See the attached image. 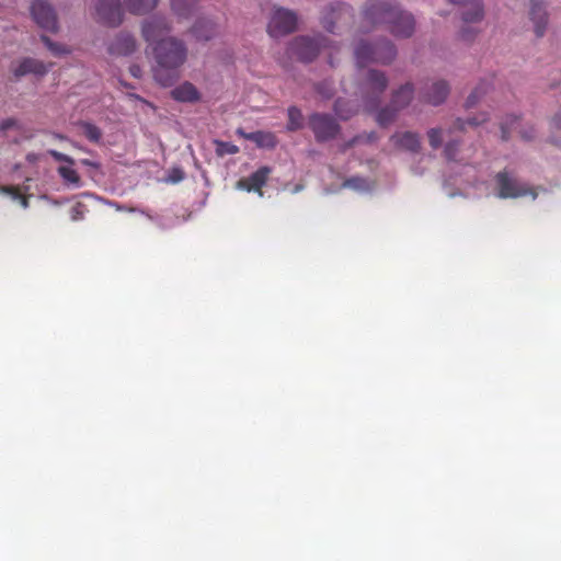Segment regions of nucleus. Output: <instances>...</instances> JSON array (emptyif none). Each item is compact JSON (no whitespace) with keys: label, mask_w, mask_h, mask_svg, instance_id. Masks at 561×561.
<instances>
[{"label":"nucleus","mask_w":561,"mask_h":561,"mask_svg":"<svg viewBox=\"0 0 561 561\" xmlns=\"http://www.w3.org/2000/svg\"><path fill=\"white\" fill-rule=\"evenodd\" d=\"M39 156L36 154V153H28L26 156V160L30 162V163H35L37 160H38Z\"/></svg>","instance_id":"a19ab883"},{"label":"nucleus","mask_w":561,"mask_h":561,"mask_svg":"<svg viewBox=\"0 0 561 561\" xmlns=\"http://www.w3.org/2000/svg\"><path fill=\"white\" fill-rule=\"evenodd\" d=\"M362 76L365 77L363 87L365 107L368 111H375L379 103V98L387 87L388 80L382 72L373 69H368L366 72H363Z\"/></svg>","instance_id":"39448f33"},{"label":"nucleus","mask_w":561,"mask_h":561,"mask_svg":"<svg viewBox=\"0 0 561 561\" xmlns=\"http://www.w3.org/2000/svg\"><path fill=\"white\" fill-rule=\"evenodd\" d=\"M450 135H451V130L445 131L442 128H432L428 130V140H430V145L434 149L438 148L446 140L447 142L445 146V156L448 160H455L456 159V154L454 151L455 142L450 138Z\"/></svg>","instance_id":"f3484780"},{"label":"nucleus","mask_w":561,"mask_h":561,"mask_svg":"<svg viewBox=\"0 0 561 561\" xmlns=\"http://www.w3.org/2000/svg\"><path fill=\"white\" fill-rule=\"evenodd\" d=\"M245 138L253 140L260 147H273L275 145V138L270 133L256 131L244 135Z\"/></svg>","instance_id":"c85d7f7f"},{"label":"nucleus","mask_w":561,"mask_h":561,"mask_svg":"<svg viewBox=\"0 0 561 561\" xmlns=\"http://www.w3.org/2000/svg\"><path fill=\"white\" fill-rule=\"evenodd\" d=\"M158 3V0H125L127 10L134 14H145L151 11Z\"/></svg>","instance_id":"b1692460"},{"label":"nucleus","mask_w":561,"mask_h":561,"mask_svg":"<svg viewBox=\"0 0 561 561\" xmlns=\"http://www.w3.org/2000/svg\"><path fill=\"white\" fill-rule=\"evenodd\" d=\"M325 46H327V41L321 36H316V37L300 36V37H297L290 44V53L293 56L297 57L298 59H300L302 61H310Z\"/></svg>","instance_id":"6e6552de"},{"label":"nucleus","mask_w":561,"mask_h":561,"mask_svg":"<svg viewBox=\"0 0 561 561\" xmlns=\"http://www.w3.org/2000/svg\"><path fill=\"white\" fill-rule=\"evenodd\" d=\"M365 19L373 24H388L396 36L408 37L414 31L413 16L393 0H371L365 9Z\"/></svg>","instance_id":"f03ea898"},{"label":"nucleus","mask_w":561,"mask_h":561,"mask_svg":"<svg viewBox=\"0 0 561 561\" xmlns=\"http://www.w3.org/2000/svg\"><path fill=\"white\" fill-rule=\"evenodd\" d=\"M49 156H51L56 161L60 162V165L57 168V172L61 178L64 184L68 188H80L82 187V180L79 175L78 171L75 169V160L57 150H48Z\"/></svg>","instance_id":"9d476101"},{"label":"nucleus","mask_w":561,"mask_h":561,"mask_svg":"<svg viewBox=\"0 0 561 561\" xmlns=\"http://www.w3.org/2000/svg\"><path fill=\"white\" fill-rule=\"evenodd\" d=\"M393 147L400 150L416 152L420 148V138L411 131L397 133L390 138Z\"/></svg>","instance_id":"6ab92c4d"},{"label":"nucleus","mask_w":561,"mask_h":561,"mask_svg":"<svg viewBox=\"0 0 561 561\" xmlns=\"http://www.w3.org/2000/svg\"><path fill=\"white\" fill-rule=\"evenodd\" d=\"M0 193L18 201L24 209L28 207L27 197L16 186H0Z\"/></svg>","instance_id":"c756f323"},{"label":"nucleus","mask_w":561,"mask_h":561,"mask_svg":"<svg viewBox=\"0 0 561 561\" xmlns=\"http://www.w3.org/2000/svg\"><path fill=\"white\" fill-rule=\"evenodd\" d=\"M156 66L153 77L163 87L171 85L179 77L178 69L186 59V48L181 41L168 37L153 46Z\"/></svg>","instance_id":"f257e3e1"},{"label":"nucleus","mask_w":561,"mask_h":561,"mask_svg":"<svg viewBox=\"0 0 561 561\" xmlns=\"http://www.w3.org/2000/svg\"><path fill=\"white\" fill-rule=\"evenodd\" d=\"M348 11V8L345 5H339V14L346 13Z\"/></svg>","instance_id":"c03bdc74"},{"label":"nucleus","mask_w":561,"mask_h":561,"mask_svg":"<svg viewBox=\"0 0 561 561\" xmlns=\"http://www.w3.org/2000/svg\"><path fill=\"white\" fill-rule=\"evenodd\" d=\"M42 39L54 56L59 57L70 53L68 47L58 43H54L46 36H43Z\"/></svg>","instance_id":"7c9ffc66"},{"label":"nucleus","mask_w":561,"mask_h":561,"mask_svg":"<svg viewBox=\"0 0 561 561\" xmlns=\"http://www.w3.org/2000/svg\"><path fill=\"white\" fill-rule=\"evenodd\" d=\"M94 15L103 24L117 26L124 12L119 0H93Z\"/></svg>","instance_id":"1a4fd4ad"},{"label":"nucleus","mask_w":561,"mask_h":561,"mask_svg":"<svg viewBox=\"0 0 561 561\" xmlns=\"http://www.w3.org/2000/svg\"><path fill=\"white\" fill-rule=\"evenodd\" d=\"M270 173L271 170L267 167L260 168L249 178L239 180L237 182V188L248 192H257L259 195L262 196L261 187L266 183Z\"/></svg>","instance_id":"dca6fc26"},{"label":"nucleus","mask_w":561,"mask_h":561,"mask_svg":"<svg viewBox=\"0 0 561 561\" xmlns=\"http://www.w3.org/2000/svg\"><path fill=\"white\" fill-rule=\"evenodd\" d=\"M343 186L352 188L353 191L358 193H366L370 192L375 187V183L366 178L354 176L346 180L343 183Z\"/></svg>","instance_id":"393cba45"},{"label":"nucleus","mask_w":561,"mask_h":561,"mask_svg":"<svg viewBox=\"0 0 561 561\" xmlns=\"http://www.w3.org/2000/svg\"><path fill=\"white\" fill-rule=\"evenodd\" d=\"M529 16L533 22L536 36H543L548 24V13L546 11L545 3L541 0L530 1Z\"/></svg>","instance_id":"2eb2a0df"},{"label":"nucleus","mask_w":561,"mask_h":561,"mask_svg":"<svg viewBox=\"0 0 561 561\" xmlns=\"http://www.w3.org/2000/svg\"><path fill=\"white\" fill-rule=\"evenodd\" d=\"M129 71H130V75L134 77V78H140L141 77V69L139 66L137 65H133L130 68H129Z\"/></svg>","instance_id":"ea45409f"},{"label":"nucleus","mask_w":561,"mask_h":561,"mask_svg":"<svg viewBox=\"0 0 561 561\" xmlns=\"http://www.w3.org/2000/svg\"><path fill=\"white\" fill-rule=\"evenodd\" d=\"M83 205L81 204H77L76 206H73L71 208V219L72 220H79V219H82L83 218Z\"/></svg>","instance_id":"c9c22d12"},{"label":"nucleus","mask_w":561,"mask_h":561,"mask_svg":"<svg viewBox=\"0 0 561 561\" xmlns=\"http://www.w3.org/2000/svg\"><path fill=\"white\" fill-rule=\"evenodd\" d=\"M523 137L526 138V139H530L533 136L531 135H527V134H523Z\"/></svg>","instance_id":"a18cd8bd"},{"label":"nucleus","mask_w":561,"mask_h":561,"mask_svg":"<svg viewBox=\"0 0 561 561\" xmlns=\"http://www.w3.org/2000/svg\"><path fill=\"white\" fill-rule=\"evenodd\" d=\"M80 133L90 141L99 142L102 138L101 129L92 123L82 122L79 124Z\"/></svg>","instance_id":"bb28decb"},{"label":"nucleus","mask_w":561,"mask_h":561,"mask_svg":"<svg viewBox=\"0 0 561 561\" xmlns=\"http://www.w3.org/2000/svg\"><path fill=\"white\" fill-rule=\"evenodd\" d=\"M51 66V64L46 65L38 59L27 57L20 60L16 65L12 66V72L16 78L26 75L42 77L48 72Z\"/></svg>","instance_id":"ddd939ff"},{"label":"nucleus","mask_w":561,"mask_h":561,"mask_svg":"<svg viewBox=\"0 0 561 561\" xmlns=\"http://www.w3.org/2000/svg\"><path fill=\"white\" fill-rule=\"evenodd\" d=\"M217 151L220 154H234L239 151V148L230 142H218Z\"/></svg>","instance_id":"f704fd0d"},{"label":"nucleus","mask_w":561,"mask_h":561,"mask_svg":"<svg viewBox=\"0 0 561 561\" xmlns=\"http://www.w3.org/2000/svg\"><path fill=\"white\" fill-rule=\"evenodd\" d=\"M451 3L468 7L463 12V21L466 23H476L483 18V8L480 0H449Z\"/></svg>","instance_id":"412c9836"},{"label":"nucleus","mask_w":561,"mask_h":561,"mask_svg":"<svg viewBox=\"0 0 561 561\" xmlns=\"http://www.w3.org/2000/svg\"><path fill=\"white\" fill-rule=\"evenodd\" d=\"M502 138L506 139L508 137V126L507 124H502Z\"/></svg>","instance_id":"79ce46f5"},{"label":"nucleus","mask_w":561,"mask_h":561,"mask_svg":"<svg viewBox=\"0 0 561 561\" xmlns=\"http://www.w3.org/2000/svg\"><path fill=\"white\" fill-rule=\"evenodd\" d=\"M310 125L319 140L329 139L337 133V124L329 115H312L310 118Z\"/></svg>","instance_id":"4468645a"},{"label":"nucleus","mask_w":561,"mask_h":561,"mask_svg":"<svg viewBox=\"0 0 561 561\" xmlns=\"http://www.w3.org/2000/svg\"><path fill=\"white\" fill-rule=\"evenodd\" d=\"M550 141L561 147V108L550 121Z\"/></svg>","instance_id":"cd10ccee"},{"label":"nucleus","mask_w":561,"mask_h":561,"mask_svg":"<svg viewBox=\"0 0 561 561\" xmlns=\"http://www.w3.org/2000/svg\"><path fill=\"white\" fill-rule=\"evenodd\" d=\"M492 193L500 198L530 196L531 199H536L538 196V188L519 180L513 173L503 171L495 175L492 185Z\"/></svg>","instance_id":"20e7f679"},{"label":"nucleus","mask_w":561,"mask_h":561,"mask_svg":"<svg viewBox=\"0 0 561 561\" xmlns=\"http://www.w3.org/2000/svg\"><path fill=\"white\" fill-rule=\"evenodd\" d=\"M335 112L342 119H347L351 116L350 112H346V113L343 112L341 101L336 102Z\"/></svg>","instance_id":"4c0bfd02"},{"label":"nucleus","mask_w":561,"mask_h":561,"mask_svg":"<svg viewBox=\"0 0 561 561\" xmlns=\"http://www.w3.org/2000/svg\"><path fill=\"white\" fill-rule=\"evenodd\" d=\"M16 121L15 119H12V118H8V119H4L1 124H0V129L1 130H8L14 126H16Z\"/></svg>","instance_id":"58836bf2"},{"label":"nucleus","mask_w":561,"mask_h":561,"mask_svg":"<svg viewBox=\"0 0 561 561\" xmlns=\"http://www.w3.org/2000/svg\"><path fill=\"white\" fill-rule=\"evenodd\" d=\"M354 54L357 66L364 68L370 62H390L396 57L397 50L386 39L374 43L369 39H360L354 48Z\"/></svg>","instance_id":"7ed1b4c3"},{"label":"nucleus","mask_w":561,"mask_h":561,"mask_svg":"<svg viewBox=\"0 0 561 561\" xmlns=\"http://www.w3.org/2000/svg\"><path fill=\"white\" fill-rule=\"evenodd\" d=\"M412 92L413 89L410 84H405L396 91L393 93L391 103L376 113L377 123L380 126H388L391 124L397 117L399 111L404 108L410 103L412 99Z\"/></svg>","instance_id":"423d86ee"},{"label":"nucleus","mask_w":561,"mask_h":561,"mask_svg":"<svg viewBox=\"0 0 561 561\" xmlns=\"http://www.w3.org/2000/svg\"><path fill=\"white\" fill-rule=\"evenodd\" d=\"M192 32L197 39L207 41L215 35L216 24L209 19H199L195 23Z\"/></svg>","instance_id":"5701e85b"},{"label":"nucleus","mask_w":561,"mask_h":561,"mask_svg":"<svg viewBox=\"0 0 561 561\" xmlns=\"http://www.w3.org/2000/svg\"><path fill=\"white\" fill-rule=\"evenodd\" d=\"M511 121H512V123H515V122L517 121V117H516V116H513V117L511 118Z\"/></svg>","instance_id":"49530a36"},{"label":"nucleus","mask_w":561,"mask_h":561,"mask_svg":"<svg viewBox=\"0 0 561 561\" xmlns=\"http://www.w3.org/2000/svg\"><path fill=\"white\" fill-rule=\"evenodd\" d=\"M171 95L175 101L184 103H194L201 100V92L188 81H185L171 91Z\"/></svg>","instance_id":"aec40b11"},{"label":"nucleus","mask_w":561,"mask_h":561,"mask_svg":"<svg viewBox=\"0 0 561 561\" xmlns=\"http://www.w3.org/2000/svg\"><path fill=\"white\" fill-rule=\"evenodd\" d=\"M486 121L485 114H481L480 117L470 118L467 122L457 119L454 124V128L457 130H463L466 125L478 126Z\"/></svg>","instance_id":"2f4dec72"},{"label":"nucleus","mask_w":561,"mask_h":561,"mask_svg":"<svg viewBox=\"0 0 561 561\" xmlns=\"http://www.w3.org/2000/svg\"><path fill=\"white\" fill-rule=\"evenodd\" d=\"M486 87H483L482 88H477L467 99L466 101V106L467 107H471L473 106L478 101L479 99L481 98L482 94H484L486 92Z\"/></svg>","instance_id":"72a5a7b5"},{"label":"nucleus","mask_w":561,"mask_h":561,"mask_svg":"<svg viewBox=\"0 0 561 561\" xmlns=\"http://www.w3.org/2000/svg\"><path fill=\"white\" fill-rule=\"evenodd\" d=\"M174 13L180 18H187L196 8V0H171Z\"/></svg>","instance_id":"a878e982"},{"label":"nucleus","mask_w":561,"mask_h":561,"mask_svg":"<svg viewBox=\"0 0 561 561\" xmlns=\"http://www.w3.org/2000/svg\"><path fill=\"white\" fill-rule=\"evenodd\" d=\"M31 13L42 28L51 32L56 31L57 18L49 3L44 0H35L31 7Z\"/></svg>","instance_id":"f8f14e48"},{"label":"nucleus","mask_w":561,"mask_h":561,"mask_svg":"<svg viewBox=\"0 0 561 561\" xmlns=\"http://www.w3.org/2000/svg\"><path fill=\"white\" fill-rule=\"evenodd\" d=\"M136 39L130 34L121 33L110 44L108 53L113 56H128L136 50Z\"/></svg>","instance_id":"a211bd4d"},{"label":"nucleus","mask_w":561,"mask_h":561,"mask_svg":"<svg viewBox=\"0 0 561 561\" xmlns=\"http://www.w3.org/2000/svg\"><path fill=\"white\" fill-rule=\"evenodd\" d=\"M183 179H184L183 171L180 170V169H174L170 173V175L168 178V181L171 182V183H178V182L182 181Z\"/></svg>","instance_id":"e433bc0d"},{"label":"nucleus","mask_w":561,"mask_h":561,"mask_svg":"<svg viewBox=\"0 0 561 561\" xmlns=\"http://www.w3.org/2000/svg\"><path fill=\"white\" fill-rule=\"evenodd\" d=\"M298 23L297 14L288 9L274 8L267 24L271 36L278 37L296 30Z\"/></svg>","instance_id":"0eeeda50"},{"label":"nucleus","mask_w":561,"mask_h":561,"mask_svg":"<svg viewBox=\"0 0 561 561\" xmlns=\"http://www.w3.org/2000/svg\"><path fill=\"white\" fill-rule=\"evenodd\" d=\"M141 32L149 45L154 46L168 38L167 35L170 32V27L164 18L152 16L144 21Z\"/></svg>","instance_id":"9b49d317"},{"label":"nucleus","mask_w":561,"mask_h":561,"mask_svg":"<svg viewBox=\"0 0 561 561\" xmlns=\"http://www.w3.org/2000/svg\"><path fill=\"white\" fill-rule=\"evenodd\" d=\"M449 92V87L445 81H436L431 85L426 93V101L433 105H438L445 101Z\"/></svg>","instance_id":"4be33fe9"},{"label":"nucleus","mask_w":561,"mask_h":561,"mask_svg":"<svg viewBox=\"0 0 561 561\" xmlns=\"http://www.w3.org/2000/svg\"><path fill=\"white\" fill-rule=\"evenodd\" d=\"M81 163H82L83 165H88V167H94V168H96V167H98V163H96V162H93V161L88 160V159H83V160H81Z\"/></svg>","instance_id":"37998d69"},{"label":"nucleus","mask_w":561,"mask_h":561,"mask_svg":"<svg viewBox=\"0 0 561 561\" xmlns=\"http://www.w3.org/2000/svg\"><path fill=\"white\" fill-rule=\"evenodd\" d=\"M289 128L297 129L301 126L302 116L298 108L291 107L288 110Z\"/></svg>","instance_id":"473e14b6"}]
</instances>
